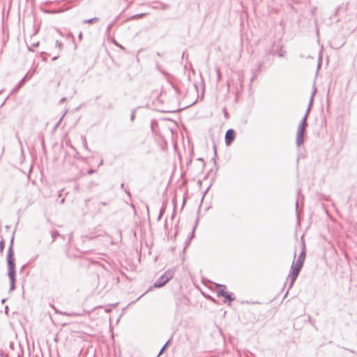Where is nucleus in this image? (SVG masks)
Masks as SVG:
<instances>
[{
  "instance_id": "obj_3",
  "label": "nucleus",
  "mask_w": 357,
  "mask_h": 357,
  "mask_svg": "<svg viewBox=\"0 0 357 357\" xmlns=\"http://www.w3.org/2000/svg\"><path fill=\"white\" fill-rule=\"evenodd\" d=\"M174 275V271L169 269L166 271L153 284L155 288H160L165 286Z\"/></svg>"
},
{
  "instance_id": "obj_4",
  "label": "nucleus",
  "mask_w": 357,
  "mask_h": 357,
  "mask_svg": "<svg viewBox=\"0 0 357 357\" xmlns=\"http://www.w3.org/2000/svg\"><path fill=\"white\" fill-rule=\"evenodd\" d=\"M216 286L218 287V289L216 290L218 297H223L225 298V303H230L234 301L235 296L234 294L229 293L225 290L226 289L225 285L217 284Z\"/></svg>"
},
{
  "instance_id": "obj_25",
  "label": "nucleus",
  "mask_w": 357,
  "mask_h": 357,
  "mask_svg": "<svg viewBox=\"0 0 357 357\" xmlns=\"http://www.w3.org/2000/svg\"><path fill=\"white\" fill-rule=\"evenodd\" d=\"M7 99H8V98H6L4 100V101L2 102V104L1 105V106H0V107H2V106L5 104V102H6V100H7Z\"/></svg>"
},
{
  "instance_id": "obj_17",
  "label": "nucleus",
  "mask_w": 357,
  "mask_h": 357,
  "mask_svg": "<svg viewBox=\"0 0 357 357\" xmlns=\"http://www.w3.org/2000/svg\"><path fill=\"white\" fill-rule=\"evenodd\" d=\"M164 211H165V209H164V208H161V209H160V214H159V215H158V220H160L161 219L162 215V214H163V213H164Z\"/></svg>"
},
{
  "instance_id": "obj_35",
  "label": "nucleus",
  "mask_w": 357,
  "mask_h": 357,
  "mask_svg": "<svg viewBox=\"0 0 357 357\" xmlns=\"http://www.w3.org/2000/svg\"><path fill=\"white\" fill-rule=\"evenodd\" d=\"M111 28V25H109L108 27H107V31H109Z\"/></svg>"
},
{
  "instance_id": "obj_15",
  "label": "nucleus",
  "mask_w": 357,
  "mask_h": 357,
  "mask_svg": "<svg viewBox=\"0 0 357 357\" xmlns=\"http://www.w3.org/2000/svg\"><path fill=\"white\" fill-rule=\"evenodd\" d=\"M55 46L59 47V48H61V46H62V43L59 41V40H56L55 42Z\"/></svg>"
},
{
  "instance_id": "obj_27",
  "label": "nucleus",
  "mask_w": 357,
  "mask_h": 357,
  "mask_svg": "<svg viewBox=\"0 0 357 357\" xmlns=\"http://www.w3.org/2000/svg\"><path fill=\"white\" fill-rule=\"evenodd\" d=\"M82 33H79V40H81V39H82Z\"/></svg>"
},
{
  "instance_id": "obj_1",
  "label": "nucleus",
  "mask_w": 357,
  "mask_h": 357,
  "mask_svg": "<svg viewBox=\"0 0 357 357\" xmlns=\"http://www.w3.org/2000/svg\"><path fill=\"white\" fill-rule=\"evenodd\" d=\"M13 239L11 240L7 253L8 275L10 279V291H13L15 288V283L16 272L14 252L13 250Z\"/></svg>"
},
{
  "instance_id": "obj_26",
  "label": "nucleus",
  "mask_w": 357,
  "mask_h": 357,
  "mask_svg": "<svg viewBox=\"0 0 357 357\" xmlns=\"http://www.w3.org/2000/svg\"><path fill=\"white\" fill-rule=\"evenodd\" d=\"M193 236H194V232L192 231V232L191 233V236L190 237L189 241H190Z\"/></svg>"
},
{
  "instance_id": "obj_18",
  "label": "nucleus",
  "mask_w": 357,
  "mask_h": 357,
  "mask_svg": "<svg viewBox=\"0 0 357 357\" xmlns=\"http://www.w3.org/2000/svg\"><path fill=\"white\" fill-rule=\"evenodd\" d=\"M3 248H4V242L3 241H1L0 242V251L3 252Z\"/></svg>"
},
{
  "instance_id": "obj_9",
  "label": "nucleus",
  "mask_w": 357,
  "mask_h": 357,
  "mask_svg": "<svg viewBox=\"0 0 357 357\" xmlns=\"http://www.w3.org/2000/svg\"><path fill=\"white\" fill-rule=\"evenodd\" d=\"M309 112H310V107L307 108L305 116H303V119L300 122L298 127V128H303V129L305 130V127L307 126V118Z\"/></svg>"
},
{
  "instance_id": "obj_31",
  "label": "nucleus",
  "mask_w": 357,
  "mask_h": 357,
  "mask_svg": "<svg viewBox=\"0 0 357 357\" xmlns=\"http://www.w3.org/2000/svg\"><path fill=\"white\" fill-rule=\"evenodd\" d=\"M121 188L122 189H123V188H124V183H121Z\"/></svg>"
},
{
  "instance_id": "obj_36",
  "label": "nucleus",
  "mask_w": 357,
  "mask_h": 357,
  "mask_svg": "<svg viewBox=\"0 0 357 357\" xmlns=\"http://www.w3.org/2000/svg\"><path fill=\"white\" fill-rule=\"evenodd\" d=\"M296 206L298 207V202H296Z\"/></svg>"
},
{
  "instance_id": "obj_33",
  "label": "nucleus",
  "mask_w": 357,
  "mask_h": 357,
  "mask_svg": "<svg viewBox=\"0 0 357 357\" xmlns=\"http://www.w3.org/2000/svg\"><path fill=\"white\" fill-rule=\"evenodd\" d=\"M145 294H143L142 295H141L138 298L137 300H139L140 298L143 297V296Z\"/></svg>"
},
{
  "instance_id": "obj_28",
  "label": "nucleus",
  "mask_w": 357,
  "mask_h": 357,
  "mask_svg": "<svg viewBox=\"0 0 357 357\" xmlns=\"http://www.w3.org/2000/svg\"><path fill=\"white\" fill-rule=\"evenodd\" d=\"M64 202H65V199H64V198H63V199L61 200V202H61V204H63V203H64Z\"/></svg>"
},
{
  "instance_id": "obj_2",
  "label": "nucleus",
  "mask_w": 357,
  "mask_h": 357,
  "mask_svg": "<svg viewBox=\"0 0 357 357\" xmlns=\"http://www.w3.org/2000/svg\"><path fill=\"white\" fill-rule=\"evenodd\" d=\"M305 259V248H303V250L298 255V259L296 261H294L291 269V273L289 274V277L290 278V282H289V289L291 288L297 279V277L299 275V273L303 267L304 261Z\"/></svg>"
},
{
  "instance_id": "obj_11",
  "label": "nucleus",
  "mask_w": 357,
  "mask_h": 357,
  "mask_svg": "<svg viewBox=\"0 0 357 357\" xmlns=\"http://www.w3.org/2000/svg\"><path fill=\"white\" fill-rule=\"evenodd\" d=\"M316 91H317V89H316V88L314 87V90H313V92H312V96H311L310 100V102H309V106H308V107H310V109L311 108V106H312V102H313V100H314V95H315Z\"/></svg>"
},
{
  "instance_id": "obj_6",
  "label": "nucleus",
  "mask_w": 357,
  "mask_h": 357,
  "mask_svg": "<svg viewBox=\"0 0 357 357\" xmlns=\"http://www.w3.org/2000/svg\"><path fill=\"white\" fill-rule=\"evenodd\" d=\"M235 137H236V132H235L234 130H233L231 128L227 130V131L226 132V134H225V137L226 145L229 146L234 140Z\"/></svg>"
},
{
  "instance_id": "obj_34",
  "label": "nucleus",
  "mask_w": 357,
  "mask_h": 357,
  "mask_svg": "<svg viewBox=\"0 0 357 357\" xmlns=\"http://www.w3.org/2000/svg\"><path fill=\"white\" fill-rule=\"evenodd\" d=\"M102 163H103V160H101V162H100V165H99V166H100V165H102Z\"/></svg>"
},
{
  "instance_id": "obj_24",
  "label": "nucleus",
  "mask_w": 357,
  "mask_h": 357,
  "mask_svg": "<svg viewBox=\"0 0 357 357\" xmlns=\"http://www.w3.org/2000/svg\"><path fill=\"white\" fill-rule=\"evenodd\" d=\"M134 119H135V114L132 113V114H131V121H133V120H134Z\"/></svg>"
},
{
  "instance_id": "obj_21",
  "label": "nucleus",
  "mask_w": 357,
  "mask_h": 357,
  "mask_svg": "<svg viewBox=\"0 0 357 357\" xmlns=\"http://www.w3.org/2000/svg\"><path fill=\"white\" fill-rule=\"evenodd\" d=\"M95 172V170L93 169H90L89 171H88V174H92Z\"/></svg>"
},
{
  "instance_id": "obj_30",
  "label": "nucleus",
  "mask_w": 357,
  "mask_h": 357,
  "mask_svg": "<svg viewBox=\"0 0 357 357\" xmlns=\"http://www.w3.org/2000/svg\"><path fill=\"white\" fill-rule=\"evenodd\" d=\"M58 56H54L52 58V61H55L56 59H57Z\"/></svg>"
},
{
  "instance_id": "obj_32",
  "label": "nucleus",
  "mask_w": 357,
  "mask_h": 357,
  "mask_svg": "<svg viewBox=\"0 0 357 357\" xmlns=\"http://www.w3.org/2000/svg\"><path fill=\"white\" fill-rule=\"evenodd\" d=\"M214 151H215V154H216V146H214Z\"/></svg>"
},
{
  "instance_id": "obj_13",
  "label": "nucleus",
  "mask_w": 357,
  "mask_h": 357,
  "mask_svg": "<svg viewBox=\"0 0 357 357\" xmlns=\"http://www.w3.org/2000/svg\"><path fill=\"white\" fill-rule=\"evenodd\" d=\"M215 71H216V73H217L218 80L219 81L220 79V78H221L220 69L219 68H215Z\"/></svg>"
},
{
  "instance_id": "obj_23",
  "label": "nucleus",
  "mask_w": 357,
  "mask_h": 357,
  "mask_svg": "<svg viewBox=\"0 0 357 357\" xmlns=\"http://www.w3.org/2000/svg\"><path fill=\"white\" fill-rule=\"evenodd\" d=\"M124 191H125V192H126L127 195H128L129 196H130V191H129V190H128L125 189V190H124Z\"/></svg>"
},
{
  "instance_id": "obj_7",
  "label": "nucleus",
  "mask_w": 357,
  "mask_h": 357,
  "mask_svg": "<svg viewBox=\"0 0 357 357\" xmlns=\"http://www.w3.org/2000/svg\"><path fill=\"white\" fill-rule=\"evenodd\" d=\"M275 50L273 47V50H270L268 54L272 55L277 54L280 58L284 57L285 56L286 52L282 50V46L278 45L275 46Z\"/></svg>"
},
{
  "instance_id": "obj_20",
  "label": "nucleus",
  "mask_w": 357,
  "mask_h": 357,
  "mask_svg": "<svg viewBox=\"0 0 357 357\" xmlns=\"http://www.w3.org/2000/svg\"><path fill=\"white\" fill-rule=\"evenodd\" d=\"M62 11L63 10H52V11H49L48 13H61Z\"/></svg>"
},
{
  "instance_id": "obj_8",
  "label": "nucleus",
  "mask_w": 357,
  "mask_h": 357,
  "mask_svg": "<svg viewBox=\"0 0 357 357\" xmlns=\"http://www.w3.org/2000/svg\"><path fill=\"white\" fill-rule=\"evenodd\" d=\"M305 130V129L298 128L296 139L297 146H300L304 142Z\"/></svg>"
},
{
  "instance_id": "obj_38",
  "label": "nucleus",
  "mask_w": 357,
  "mask_h": 357,
  "mask_svg": "<svg viewBox=\"0 0 357 357\" xmlns=\"http://www.w3.org/2000/svg\"><path fill=\"white\" fill-rule=\"evenodd\" d=\"M63 314L70 315L69 314H67L66 312H64Z\"/></svg>"
},
{
  "instance_id": "obj_37",
  "label": "nucleus",
  "mask_w": 357,
  "mask_h": 357,
  "mask_svg": "<svg viewBox=\"0 0 357 357\" xmlns=\"http://www.w3.org/2000/svg\"><path fill=\"white\" fill-rule=\"evenodd\" d=\"M296 252L295 251L294 252V257H296Z\"/></svg>"
},
{
  "instance_id": "obj_14",
  "label": "nucleus",
  "mask_w": 357,
  "mask_h": 357,
  "mask_svg": "<svg viewBox=\"0 0 357 357\" xmlns=\"http://www.w3.org/2000/svg\"><path fill=\"white\" fill-rule=\"evenodd\" d=\"M156 68H157L158 70H159V71H160L161 73H162L163 75H167V73L166 72H165L164 70H162L161 69V68H160V65H157V67H156Z\"/></svg>"
},
{
  "instance_id": "obj_12",
  "label": "nucleus",
  "mask_w": 357,
  "mask_h": 357,
  "mask_svg": "<svg viewBox=\"0 0 357 357\" xmlns=\"http://www.w3.org/2000/svg\"><path fill=\"white\" fill-rule=\"evenodd\" d=\"M169 342H170V340H168V341L165 344V345H164V346L162 347V349H160V352H159V354H158V356L161 355V354L164 352V351H165V348L167 347V346L168 345V344L169 343Z\"/></svg>"
},
{
  "instance_id": "obj_22",
  "label": "nucleus",
  "mask_w": 357,
  "mask_h": 357,
  "mask_svg": "<svg viewBox=\"0 0 357 357\" xmlns=\"http://www.w3.org/2000/svg\"><path fill=\"white\" fill-rule=\"evenodd\" d=\"M66 100V98H62L61 100H60V102H63Z\"/></svg>"
},
{
  "instance_id": "obj_5",
  "label": "nucleus",
  "mask_w": 357,
  "mask_h": 357,
  "mask_svg": "<svg viewBox=\"0 0 357 357\" xmlns=\"http://www.w3.org/2000/svg\"><path fill=\"white\" fill-rule=\"evenodd\" d=\"M35 69L34 70H30L25 75L24 77L18 82V84L15 86L14 90L15 91H17L19 89H20L22 85L24 84V82L27 80H29L32 77L33 75H34L35 73Z\"/></svg>"
},
{
  "instance_id": "obj_19",
  "label": "nucleus",
  "mask_w": 357,
  "mask_h": 357,
  "mask_svg": "<svg viewBox=\"0 0 357 357\" xmlns=\"http://www.w3.org/2000/svg\"><path fill=\"white\" fill-rule=\"evenodd\" d=\"M67 112H68V109H66V111H65L64 114L62 115L61 118V119H60V120L59 121V122H58V123H57L56 126H58V125L61 122L62 119H63L64 116L66 114Z\"/></svg>"
},
{
  "instance_id": "obj_29",
  "label": "nucleus",
  "mask_w": 357,
  "mask_h": 357,
  "mask_svg": "<svg viewBox=\"0 0 357 357\" xmlns=\"http://www.w3.org/2000/svg\"><path fill=\"white\" fill-rule=\"evenodd\" d=\"M18 142H19L20 145L22 146V142L20 138H18Z\"/></svg>"
},
{
  "instance_id": "obj_10",
  "label": "nucleus",
  "mask_w": 357,
  "mask_h": 357,
  "mask_svg": "<svg viewBox=\"0 0 357 357\" xmlns=\"http://www.w3.org/2000/svg\"><path fill=\"white\" fill-rule=\"evenodd\" d=\"M99 19L98 17H93V18H91V19H89V20H85L83 21V23L84 24H93V23H96L97 22H98Z\"/></svg>"
},
{
  "instance_id": "obj_16",
  "label": "nucleus",
  "mask_w": 357,
  "mask_h": 357,
  "mask_svg": "<svg viewBox=\"0 0 357 357\" xmlns=\"http://www.w3.org/2000/svg\"><path fill=\"white\" fill-rule=\"evenodd\" d=\"M38 257H39V255H38V254H37V255H36L35 256H33V257L31 258L30 261H35L36 260H37V259L38 258Z\"/></svg>"
}]
</instances>
